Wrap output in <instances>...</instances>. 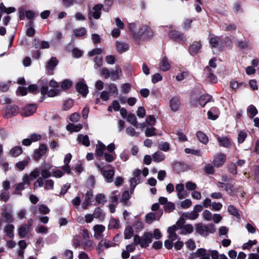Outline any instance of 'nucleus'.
Masks as SVG:
<instances>
[{"instance_id": "f257e3e1", "label": "nucleus", "mask_w": 259, "mask_h": 259, "mask_svg": "<svg viewBox=\"0 0 259 259\" xmlns=\"http://www.w3.org/2000/svg\"><path fill=\"white\" fill-rule=\"evenodd\" d=\"M178 229V226L176 225H174L168 228V239L166 240L164 242V246L167 249H171L173 247L172 242L178 239V236L176 233Z\"/></svg>"}, {"instance_id": "f03ea898", "label": "nucleus", "mask_w": 259, "mask_h": 259, "mask_svg": "<svg viewBox=\"0 0 259 259\" xmlns=\"http://www.w3.org/2000/svg\"><path fill=\"white\" fill-rule=\"evenodd\" d=\"M195 230L197 233L203 236H206L209 234L214 232V226L212 224L206 225L198 223L195 225Z\"/></svg>"}, {"instance_id": "7ed1b4c3", "label": "nucleus", "mask_w": 259, "mask_h": 259, "mask_svg": "<svg viewBox=\"0 0 259 259\" xmlns=\"http://www.w3.org/2000/svg\"><path fill=\"white\" fill-rule=\"evenodd\" d=\"M98 169L101 172L105 181L107 183H111L113 181V178L114 176L115 171L114 169L104 170V167L99 164H96Z\"/></svg>"}, {"instance_id": "20e7f679", "label": "nucleus", "mask_w": 259, "mask_h": 259, "mask_svg": "<svg viewBox=\"0 0 259 259\" xmlns=\"http://www.w3.org/2000/svg\"><path fill=\"white\" fill-rule=\"evenodd\" d=\"M153 34V31L149 27L143 26L137 32L136 38H148L152 37Z\"/></svg>"}, {"instance_id": "39448f33", "label": "nucleus", "mask_w": 259, "mask_h": 259, "mask_svg": "<svg viewBox=\"0 0 259 259\" xmlns=\"http://www.w3.org/2000/svg\"><path fill=\"white\" fill-rule=\"evenodd\" d=\"M102 8V5L98 4L95 5L92 9L93 11H90L89 12V18L91 19V17L93 16L96 19H99L101 14Z\"/></svg>"}, {"instance_id": "423d86ee", "label": "nucleus", "mask_w": 259, "mask_h": 259, "mask_svg": "<svg viewBox=\"0 0 259 259\" xmlns=\"http://www.w3.org/2000/svg\"><path fill=\"white\" fill-rule=\"evenodd\" d=\"M141 174V171L140 169H135L133 174V178L131 179V186L133 187L131 189V193L134 191V188L137 185H138L140 182V175Z\"/></svg>"}, {"instance_id": "0eeeda50", "label": "nucleus", "mask_w": 259, "mask_h": 259, "mask_svg": "<svg viewBox=\"0 0 259 259\" xmlns=\"http://www.w3.org/2000/svg\"><path fill=\"white\" fill-rule=\"evenodd\" d=\"M226 161V155L222 153L217 154L213 160V164L214 166L219 167L222 166Z\"/></svg>"}, {"instance_id": "6e6552de", "label": "nucleus", "mask_w": 259, "mask_h": 259, "mask_svg": "<svg viewBox=\"0 0 259 259\" xmlns=\"http://www.w3.org/2000/svg\"><path fill=\"white\" fill-rule=\"evenodd\" d=\"M47 149V146L46 144H41L39 148L34 151V159L36 160H39L42 156L46 153Z\"/></svg>"}, {"instance_id": "1a4fd4ad", "label": "nucleus", "mask_w": 259, "mask_h": 259, "mask_svg": "<svg viewBox=\"0 0 259 259\" xmlns=\"http://www.w3.org/2000/svg\"><path fill=\"white\" fill-rule=\"evenodd\" d=\"M192 256L193 258L199 257V259H210V253L204 248L197 249Z\"/></svg>"}, {"instance_id": "9d476101", "label": "nucleus", "mask_w": 259, "mask_h": 259, "mask_svg": "<svg viewBox=\"0 0 259 259\" xmlns=\"http://www.w3.org/2000/svg\"><path fill=\"white\" fill-rule=\"evenodd\" d=\"M76 89L83 97H86L89 93L88 87L83 81H80L76 83Z\"/></svg>"}, {"instance_id": "9b49d317", "label": "nucleus", "mask_w": 259, "mask_h": 259, "mask_svg": "<svg viewBox=\"0 0 259 259\" xmlns=\"http://www.w3.org/2000/svg\"><path fill=\"white\" fill-rule=\"evenodd\" d=\"M36 108L35 104H29L23 109L21 114L25 116H30L36 112Z\"/></svg>"}, {"instance_id": "f8f14e48", "label": "nucleus", "mask_w": 259, "mask_h": 259, "mask_svg": "<svg viewBox=\"0 0 259 259\" xmlns=\"http://www.w3.org/2000/svg\"><path fill=\"white\" fill-rule=\"evenodd\" d=\"M153 234L150 233H145L142 237L141 247L146 248L151 243Z\"/></svg>"}, {"instance_id": "ddd939ff", "label": "nucleus", "mask_w": 259, "mask_h": 259, "mask_svg": "<svg viewBox=\"0 0 259 259\" xmlns=\"http://www.w3.org/2000/svg\"><path fill=\"white\" fill-rule=\"evenodd\" d=\"M40 171L38 168L34 169L29 176L25 175L23 178V181L27 183H30L31 181L35 179L39 175Z\"/></svg>"}, {"instance_id": "4468645a", "label": "nucleus", "mask_w": 259, "mask_h": 259, "mask_svg": "<svg viewBox=\"0 0 259 259\" xmlns=\"http://www.w3.org/2000/svg\"><path fill=\"white\" fill-rule=\"evenodd\" d=\"M162 214V211L156 213L150 212L147 214L146 216V222L149 224H151L154 221L159 220Z\"/></svg>"}, {"instance_id": "2eb2a0df", "label": "nucleus", "mask_w": 259, "mask_h": 259, "mask_svg": "<svg viewBox=\"0 0 259 259\" xmlns=\"http://www.w3.org/2000/svg\"><path fill=\"white\" fill-rule=\"evenodd\" d=\"M95 232L94 237L97 239L103 236V233L105 230V227L102 225H96L93 227Z\"/></svg>"}, {"instance_id": "dca6fc26", "label": "nucleus", "mask_w": 259, "mask_h": 259, "mask_svg": "<svg viewBox=\"0 0 259 259\" xmlns=\"http://www.w3.org/2000/svg\"><path fill=\"white\" fill-rule=\"evenodd\" d=\"M6 116L7 118H9L17 114L19 112V109L15 105H8L6 107Z\"/></svg>"}, {"instance_id": "f3484780", "label": "nucleus", "mask_w": 259, "mask_h": 259, "mask_svg": "<svg viewBox=\"0 0 259 259\" xmlns=\"http://www.w3.org/2000/svg\"><path fill=\"white\" fill-rule=\"evenodd\" d=\"M31 231V228H29L25 224L21 225L18 229L19 236L20 238H25Z\"/></svg>"}, {"instance_id": "a211bd4d", "label": "nucleus", "mask_w": 259, "mask_h": 259, "mask_svg": "<svg viewBox=\"0 0 259 259\" xmlns=\"http://www.w3.org/2000/svg\"><path fill=\"white\" fill-rule=\"evenodd\" d=\"M115 46L116 50L119 53H123L127 51L129 48L128 45L123 41H116Z\"/></svg>"}, {"instance_id": "6ab92c4d", "label": "nucleus", "mask_w": 259, "mask_h": 259, "mask_svg": "<svg viewBox=\"0 0 259 259\" xmlns=\"http://www.w3.org/2000/svg\"><path fill=\"white\" fill-rule=\"evenodd\" d=\"M180 105V100L178 98L175 97L172 98L169 101V106L172 111L176 112L179 109Z\"/></svg>"}, {"instance_id": "aec40b11", "label": "nucleus", "mask_w": 259, "mask_h": 259, "mask_svg": "<svg viewBox=\"0 0 259 259\" xmlns=\"http://www.w3.org/2000/svg\"><path fill=\"white\" fill-rule=\"evenodd\" d=\"M170 64L168 59L166 57H163L159 63V69L162 71H167L170 69Z\"/></svg>"}, {"instance_id": "412c9836", "label": "nucleus", "mask_w": 259, "mask_h": 259, "mask_svg": "<svg viewBox=\"0 0 259 259\" xmlns=\"http://www.w3.org/2000/svg\"><path fill=\"white\" fill-rule=\"evenodd\" d=\"M130 198L131 196L128 191H125L122 195V197L120 201L122 203L123 205L130 206L131 204V202L129 201Z\"/></svg>"}, {"instance_id": "4be33fe9", "label": "nucleus", "mask_w": 259, "mask_h": 259, "mask_svg": "<svg viewBox=\"0 0 259 259\" xmlns=\"http://www.w3.org/2000/svg\"><path fill=\"white\" fill-rule=\"evenodd\" d=\"M58 61L56 57H52L47 62L46 69L49 71H52L58 65Z\"/></svg>"}, {"instance_id": "5701e85b", "label": "nucleus", "mask_w": 259, "mask_h": 259, "mask_svg": "<svg viewBox=\"0 0 259 259\" xmlns=\"http://www.w3.org/2000/svg\"><path fill=\"white\" fill-rule=\"evenodd\" d=\"M106 149V146L101 141L98 142V145L96 147V154L97 156L101 157L103 155L104 151Z\"/></svg>"}, {"instance_id": "b1692460", "label": "nucleus", "mask_w": 259, "mask_h": 259, "mask_svg": "<svg viewBox=\"0 0 259 259\" xmlns=\"http://www.w3.org/2000/svg\"><path fill=\"white\" fill-rule=\"evenodd\" d=\"M2 217L4 218L5 222L7 223H12L14 218L11 211L4 209L2 213Z\"/></svg>"}, {"instance_id": "393cba45", "label": "nucleus", "mask_w": 259, "mask_h": 259, "mask_svg": "<svg viewBox=\"0 0 259 259\" xmlns=\"http://www.w3.org/2000/svg\"><path fill=\"white\" fill-rule=\"evenodd\" d=\"M212 97L209 95H203L199 99V104L202 107H204L206 104L211 101Z\"/></svg>"}, {"instance_id": "a878e982", "label": "nucleus", "mask_w": 259, "mask_h": 259, "mask_svg": "<svg viewBox=\"0 0 259 259\" xmlns=\"http://www.w3.org/2000/svg\"><path fill=\"white\" fill-rule=\"evenodd\" d=\"M169 37L175 40H180L183 39V34L177 30H171L168 33Z\"/></svg>"}, {"instance_id": "bb28decb", "label": "nucleus", "mask_w": 259, "mask_h": 259, "mask_svg": "<svg viewBox=\"0 0 259 259\" xmlns=\"http://www.w3.org/2000/svg\"><path fill=\"white\" fill-rule=\"evenodd\" d=\"M201 47L200 41H195L190 46L189 51L192 54L197 53Z\"/></svg>"}, {"instance_id": "cd10ccee", "label": "nucleus", "mask_w": 259, "mask_h": 259, "mask_svg": "<svg viewBox=\"0 0 259 259\" xmlns=\"http://www.w3.org/2000/svg\"><path fill=\"white\" fill-rule=\"evenodd\" d=\"M219 109L215 107L212 108L207 112L208 118L211 120H215L218 117Z\"/></svg>"}, {"instance_id": "c85d7f7f", "label": "nucleus", "mask_w": 259, "mask_h": 259, "mask_svg": "<svg viewBox=\"0 0 259 259\" xmlns=\"http://www.w3.org/2000/svg\"><path fill=\"white\" fill-rule=\"evenodd\" d=\"M152 159L156 162H160L165 158V155L161 152L157 151L152 155Z\"/></svg>"}, {"instance_id": "c756f323", "label": "nucleus", "mask_w": 259, "mask_h": 259, "mask_svg": "<svg viewBox=\"0 0 259 259\" xmlns=\"http://www.w3.org/2000/svg\"><path fill=\"white\" fill-rule=\"evenodd\" d=\"M77 139L79 142L81 143L86 147H88L90 145L89 138L87 135H79Z\"/></svg>"}, {"instance_id": "7c9ffc66", "label": "nucleus", "mask_w": 259, "mask_h": 259, "mask_svg": "<svg viewBox=\"0 0 259 259\" xmlns=\"http://www.w3.org/2000/svg\"><path fill=\"white\" fill-rule=\"evenodd\" d=\"M196 136L199 141L204 144H206L208 143V137L204 133L201 131L197 132L196 133Z\"/></svg>"}, {"instance_id": "2f4dec72", "label": "nucleus", "mask_w": 259, "mask_h": 259, "mask_svg": "<svg viewBox=\"0 0 259 259\" xmlns=\"http://www.w3.org/2000/svg\"><path fill=\"white\" fill-rule=\"evenodd\" d=\"M14 226L12 224L8 225L5 227V232L10 238L14 237Z\"/></svg>"}, {"instance_id": "473e14b6", "label": "nucleus", "mask_w": 259, "mask_h": 259, "mask_svg": "<svg viewBox=\"0 0 259 259\" xmlns=\"http://www.w3.org/2000/svg\"><path fill=\"white\" fill-rule=\"evenodd\" d=\"M121 73V69L119 66H116L115 70L110 72L112 80H115L119 78V74Z\"/></svg>"}, {"instance_id": "72a5a7b5", "label": "nucleus", "mask_w": 259, "mask_h": 259, "mask_svg": "<svg viewBox=\"0 0 259 259\" xmlns=\"http://www.w3.org/2000/svg\"><path fill=\"white\" fill-rule=\"evenodd\" d=\"M127 121L136 128L138 127V122L135 115L130 113L127 116Z\"/></svg>"}, {"instance_id": "f704fd0d", "label": "nucleus", "mask_w": 259, "mask_h": 259, "mask_svg": "<svg viewBox=\"0 0 259 259\" xmlns=\"http://www.w3.org/2000/svg\"><path fill=\"white\" fill-rule=\"evenodd\" d=\"M199 216V214H197L193 211L191 212H187L183 213L182 217L186 219L194 220Z\"/></svg>"}, {"instance_id": "c9c22d12", "label": "nucleus", "mask_w": 259, "mask_h": 259, "mask_svg": "<svg viewBox=\"0 0 259 259\" xmlns=\"http://www.w3.org/2000/svg\"><path fill=\"white\" fill-rule=\"evenodd\" d=\"M82 128V125L81 124H78L76 125H74L73 124H69L66 126V129L68 131L70 132H78Z\"/></svg>"}, {"instance_id": "e433bc0d", "label": "nucleus", "mask_w": 259, "mask_h": 259, "mask_svg": "<svg viewBox=\"0 0 259 259\" xmlns=\"http://www.w3.org/2000/svg\"><path fill=\"white\" fill-rule=\"evenodd\" d=\"M83 248L88 251L91 250L94 246V243L92 240L87 239L84 240L81 243Z\"/></svg>"}, {"instance_id": "4c0bfd02", "label": "nucleus", "mask_w": 259, "mask_h": 259, "mask_svg": "<svg viewBox=\"0 0 259 259\" xmlns=\"http://www.w3.org/2000/svg\"><path fill=\"white\" fill-rule=\"evenodd\" d=\"M217 139L221 146H224L225 147H229L230 146V142L226 137H218Z\"/></svg>"}, {"instance_id": "58836bf2", "label": "nucleus", "mask_w": 259, "mask_h": 259, "mask_svg": "<svg viewBox=\"0 0 259 259\" xmlns=\"http://www.w3.org/2000/svg\"><path fill=\"white\" fill-rule=\"evenodd\" d=\"M228 211L231 215L236 217V218H240V214L237 208H236L233 205H229L228 207Z\"/></svg>"}, {"instance_id": "ea45409f", "label": "nucleus", "mask_w": 259, "mask_h": 259, "mask_svg": "<svg viewBox=\"0 0 259 259\" xmlns=\"http://www.w3.org/2000/svg\"><path fill=\"white\" fill-rule=\"evenodd\" d=\"M104 159L106 161L111 162L116 159V155L115 153H105L104 154Z\"/></svg>"}, {"instance_id": "a19ab883", "label": "nucleus", "mask_w": 259, "mask_h": 259, "mask_svg": "<svg viewBox=\"0 0 259 259\" xmlns=\"http://www.w3.org/2000/svg\"><path fill=\"white\" fill-rule=\"evenodd\" d=\"M22 152V149L21 147L16 146L12 148L10 151V153L13 157H17Z\"/></svg>"}, {"instance_id": "79ce46f5", "label": "nucleus", "mask_w": 259, "mask_h": 259, "mask_svg": "<svg viewBox=\"0 0 259 259\" xmlns=\"http://www.w3.org/2000/svg\"><path fill=\"white\" fill-rule=\"evenodd\" d=\"M221 41V38L216 36H212L210 38V44L211 46L213 48L217 47L219 45Z\"/></svg>"}, {"instance_id": "37998d69", "label": "nucleus", "mask_w": 259, "mask_h": 259, "mask_svg": "<svg viewBox=\"0 0 259 259\" xmlns=\"http://www.w3.org/2000/svg\"><path fill=\"white\" fill-rule=\"evenodd\" d=\"M150 127H147L145 130V135L146 137H152L156 135V130L155 127L151 126Z\"/></svg>"}, {"instance_id": "c03bdc74", "label": "nucleus", "mask_w": 259, "mask_h": 259, "mask_svg": "<svg viewBox=\"0 0 259 259\" xmlns=\"http://www.w3.org/2000/svg\"><path fill=\"white\" fill-rule=\"evenodd\" d=\"M124 238L128 239L132 237L134 235V231L131 227H127L125 228L124 231Z\"/></svg>"}, {"instance_id": "a18cd8bd", "label": "nucleus", "mask_w": 259, "mask_h": 259, "mask_svg": "<svg viewBox=\"0 0 259 259\" xmlns=\"http://www.w3.org/2000/svg\"><path fill=\"white\" fill-rule=\"evenodd\" d=\"M86 30L84 28H80L73 30V34L76 37L83 36L86 33Z\"/></svg>"}, {"instance_id": "49530a36", "label": "nucleus", "mask_w": 259, "mask_h": 259, "mask_svg": "<svg viewBox=\"0 0 259 259\" xmlns=\"http://www.w3.org/2000/svg\"><path fill=\"white\" fill-rule=\"evenodd\" d=\"M125 132L128 136L131 137H138L140 134L139 132H136L134 128L131 126L127 127L125 130Z\"/></svg>"}, {"instance_id": "de8ad7c7", "label": "nucleus", "mask_w": 259, "mask_h": 259, "mask_svg": "<svg viewBox=\"0 0 259 259\" xmlns=\"http://www.w3.org/2000/svg\"><path fill=\"white\" fill-rule=\"evenodd\" d=\"M203 169L207 174L212 175L214 173V167L210 164H206Z\"/></svg>"}, {"instance_id": "09e8293b", "label": "nucleus", "mask_w": 259, "mask_h": 259, "mask_svg": "<svg viewBox=\"0 0 259 259\" xmlns=\"http://www.w3.org/2000/svg\"><path fill=\"white\" fill-rule=\"evenodd\" d=\"M257 241L256 240H249L247 242L244 243L242 246L243 249H248L249 250L251 248V247L257 244Z\"/></svg>"}, {"instance_id": "8fccbe9b", "label": "nucleus", "mask_w": 259, "mask_h": 259, "mask_svg": "<svg viewBox=\"0 0 259 259\" xmlns=\"http://www.w3.org/2000/svg\"><path fill=\"white\" fill-rule=\"evenodd\" d=\"M37 207L39 212L40 213L46 214L50 212V209L44 204H38Z\"/></svg>"}, {"instance_id": "3c124183", "label": "nucleus", "mask_w": 259, "mask_h": 259, "mask_svg": "<svg viewBox=\"0 0 259 259\" xmlns=\"http://www.w3.org/2000/svg\"><path fill=\"white\" fill-rule=\"evenodd\" d=\"M112 196L111 197V202L117 204L118 201V197L119 196V192L118 191H114L112 193Z\"/></svg>"}, {"instance_id": "603ef678", "label": "nucleus", "mask_w": 259, "mask_h": 259, "mask_svg": "<svg viewBox=\"0 0 259 259\" xmlns=\"http://www.w3.org/2000/svg\"><path fill=\"white\" fill-rule=\"evenodd\" d=\"M203 218L207 221H210L212 220V214L210 211L208 210H205L202 213Z\"/></svg>"}, {"instance_id": "864d4df0", "label": "nucleus", "mask_w": 259, "mask_h": 259, "mask_svg": "<svg viewBox=\"0 0 259 259\" xmlns=\"http://www.w3.org/2000/svg\"><path fill=\"white\" fill-rule=\"evenodd\" d=\"M146 123L148 126H153L156 122V118L153 115H149L145 120Z\"/></svg>"}, {"instance_id": "5fc2aeb1", "label": "nucleus", "mask_w": 259, "mask_h": 259, "mask_svg": "<svg viewBox=\"0 0 259 259\" xmlns=\"http://www.w3.org/2000/svg\"><path fill=\"white\" fill-rule=\"evenodd\" d=\"M108 89L109 91V94H118V90L116 85L114 83H109L108 84Z\"/></svg>"}, {"instance_id": "6e6d98bb", "label": "nucleus", "mask_w": 259, "mask_h": 259, "mask_svg": "<svg viewBox=\"0 0 259 259\" xmlns=\"http://www.w3.org/2000/svg\"><path fill=\"white\" fill-rule=\"evenodd\" d=\"M248 112L251 117L254 116L257 113L256 108L253 105H250L248 108Z\"/></svg>"}, {"instance_id": "4d7b16f0", "label": "nucleus", "mask_w": 259, "mask_h": 259, "mask_svg": "<svg viewBox=\"0 0 259 259\" xmlns=\"http://www.w3.org/2000/svg\"><path fill=\"white\" fill-rule=\"evenodd\" d=\"M246 136H247V135H246V133L242 132V131L240 132L238 134V138H237L238 143L239 144L242 143L244 141L245 139H246Z\"/></svg>"}, {"instance_id": "13d9d810", "label": "nucleus", "mask_w": 259, "mask_h": 259, "mask_svg": "<svg viewBox=\"0 0 259 259\" xmlns=\"http://www.w3.org/2000/svg\"><path fill=\"white\" fill-rule=\"evenodd\" d=\"M74 102L72 100H68L65 102L63 104V109L68 110L70 109L73 105Z\"/></svg>"}, {"instance_id": "bf43d9fd", "label": "nucleus", "mask_w": 259, "mask_h": 259, "mask_svg": "<svg viewBox=\"0 0 259 259\" xmlns=\"http://www.w3.org/2000/svg\"><path fill=\"white\" fill-rule=\"evenodd\" d=\"M185 151L186 153L188 154H192L193 155H197V156H200L201 155V152L199 150H195L190 148H186L185 149Z\"/></svg>"}, {"instance_id": "052dcab7", "label": "nucleus", "mask_w": 259, "mask_h": 259, "mask_svg": "<svg viewBox=\"0 0 259 259\" xmlns=\"http://www.w3.org/2000/svg\"><path fill=\"white\" fill-rule=\"evenodd\" d=\"M28 164V162L26 160H23V161H19L18 162H17L16 164V166L17 167V168L20 170H22L24 169L25 167Z\"/></svg>"}, {"instance_id": "680f3d73", "label": "nucleus", "mask_w": 259, "mask_h": 259, "mask_svg": "<svg viewBox=\"0 0 259 259\" xmlns=\"http://www.w3.org/2000/svg\"><path fill=\"white\" fill-rule=\"evenodd\" d=\"M162 79V76L159 73H155L152 76V81L155 83Z\"/></svg>"}, {"instance_id": "e2e57ef3", "label": "nucleus", "mask_w": 259, "mask_h": 259, "mask_svg": "<svg viewBox=\"0 0 259 259\" xmlns=\"http://www.w3.org/2000/svg\"><path fill=\"white\" fill-rule=\"evenodd\" d=\"M189 76V73L188 72L184 71L179 74H178L176 78L178 81L183 80L184 79L187 78Z\"/></svg>"}, {"instance_id": "0e129e2a", "label": "nucleus", "mask_w": 259, "mask_h": 259, "mask_svg": "<svg viewBox=\"0 0 259 259\" xmlns=\"http://www.w3.org/2000/svg\"><path fill=\"white\" fill-rule=\"evenodd\" d=\"M137 115L140 118H143L146 115V110L143 107H140L138 108L137 111Z\"/></svg>"}, {"instance_id": "69168bd1", "label": "nucleus", "mask_w": 259, "mask_h": 259, "mask_svg": "<svg viewBox=\"0 0 259 259\" xmlns=\"http://www.w3.org/2000/svg\"><path fill=\"white\" fill-rule=\"evenodd\" d=\"M35 230L36 232L42 234H47L48 232L47 228L42 225H38Z\"/></svg>"}, {"instance_id": "338daca9", "label": "nucleus", "mask_w": 259, "mask_h": 259, "mask_svg": "<svg viewBox=\"0 0 259 259\" xmlns=\"http://www.w3.org/2000/svg\"><path fill=\"white\" fill-rule=\"evenodd\" d=\"M175 208V206L174 203L170 202H167L164 206L165 210L168 212L172 211Z\"/></svg>"}, {"instance_id": "774afa93", "label": "nucleus", "mask_w": 259, "mask_h": 259, "mask_svg": "<svg viewBox=\"0 0 259 259\" xmlns=\"http://www.w3.org/2000/svg\"><path fill=\"white\" fill-rule=\"evenodd\" d=\"M192 204V202L190 199H187L183 201L181 203V206L183 208H188Z\"/></svg>"}]
</instances>
